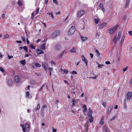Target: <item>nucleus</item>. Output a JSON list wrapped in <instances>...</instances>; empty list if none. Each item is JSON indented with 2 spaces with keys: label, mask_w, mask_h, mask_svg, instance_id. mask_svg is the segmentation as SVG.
I'll use <instances>...</instances> for the list:
<instances>
[{
  "label": "nucleus",
  "mask_w": 132,
  "mask_h": 132,
  "mask_svg": "<svg viewBox=\"0 0 132 132\" xmlns=\"http://www.w3.org/2000/svg\"><path fill=\"white\" fill-rule=\"evenodd\" d=\"M128 66H127L126 68H124L123 69V71H126L128 69Z\"/></svg>",
  "instance_id": "e433bc0d"
},
{
  "label": "nucleus",
  "mask_w": 132,
  "mask_h": 132,
  "mask_svg": "<svg viewBox=\"0 0 132 132\" xmlns=\"http://www.w3.org/2000/svg\"><path fill=\"white\" fill-rule=\"evenodd\" d=\"M30 93L29 92H27L26 93V96L27 97H29V95Z\"/></svg>",
  "instance_id": "7c9ffc66"
},
{
  "label": "nucleus",
  "mask_w": 132,
  "mask_h": 132,
  "mask_svg": "<svg viewBox=\"0 0 132 132\" xmlns=\"http://www.w3.org/2000/svg\"><path fill=\"white\" fill-rule=\"evenodd\" d=\"M56 129H53V132H56Z\"/></svg>",
  "instance_id": "774afa93"
},
{
  "label": "nucleus",
  "mask_w": 132,
  "mask_h": 132,
  "mask_svg": "<svg viewBox=\"0 0 132 132\" xmlns=\"http://www.w3.org/2000/svg\"><path fill=\"white\" fill-rule=\"evenodd\" d=\"M53 2H54L56 4H58V3L57 2V0H53Z\"/></svg>",
  "instance_id": "37998d69"
},
{
  "label": "nucleus",
  "mask_w": 132,
  "mask_h": 132,
  "mask_svg": "<svg viewBox=\"0 0 132 132\" xmlns=\"http://www.w3.org/2000/svg\"><path fill=\"white\" fill-rule=\"evenodd\" d=\"M99 6L101 8V9H102L104 8L103 5V4L102 3H100L99 4Z\"/></svg>",
  "instance_id": "a878e982"
},
{
  "label": "nucleus",
  "mask_w": 132,
  "mask_h": 132,
  "mask_svg": "<svg viewBox=\"0 0 132 132\" xmlns=\"http://www.w3.org/2000/svg\"><path fill=\"white\" fill-rule=\"evenodd\" d=\"M51 64L52 65H54L55 64V62L53 61H52L51 62Z\"/></svg>",
  "instance_id": "4d7b16f0"
},
{
  "label": "nucleus",
  "mask_w": 132,
  "mask_h": 132,
  "mask_svg": "<svg viewBox=\"0 0 132 132\" xmlns=\"http://www.w3.org/2000/svg\"><path fill=\"white\" fill-rule=\"evenodd\" d=\"M83 108L84 109V110H83V112L84 113H85V112L87 110V109L86 108V105H84L83 106Z\"/></svg>",
  "instance_id": "a211bd4d"
},
{
  "label": "nucleus",
  "mask_w": 132,
  "mask_h": 132,
  "mask_svg": "<svg viewBox=\"0 0 132 132\" xmlns=\"http://www.w3.org/2000/svg\"><path fill=\"white\" fill-rule=\"evenodd\" d=\"M48 2V0H45V2L46 4H47Z\"/></svg>",
  "instance_id": "e2e57ef3"
},
{
  "label": "nucleus",
  "mask_w": 132,
  "mask_h": 132,
  "mask_svg": "<svg viewBox=\"0 0 132 132\" xmlns=\"http://www.w3.org/2000/svg\"><path fill=\"white\" fill-rule=\"evenodd\" d=\"M3 56V55H2L1 53L0 52V57L2 58Z\"/></svg>",
  "instance_id": "052dcab7"
},
{
  "label": "nucleus",
  "mask_w": 132,
  "mask_h": 132,
  "mask_svg": "<svg viewBox=\"0 0 132 132\" xmlns=\"http://www.w3.org/2000/svg\"><path fill=\"white\" fill-rule=\"evenodd\" d=\"M125 38V35H123L122 37L121 42H120V45L121 46H122L124 42V39Z\"/></svg>",
  "instance_id": "ddd939ff"
},
{
  "label": "nucleus",
  "mask_w": 132,
  "mask_h": 132,
  "mask_svg": "<svg viewBox=\"0 0 132 132\" xmlns=\"http://www.w3.org/2000/svg\"><path fill=\"white\" fill-rule=\"evenodd\" d=\"M71 73L72 74H76L77 73L76 72V71H72L71 72Z\"/></svg>",
  "instance_id": "de8ad7c7"
},
{
  "label": "nucleus",
  "mask_w": 132,
  "mask_h": 132,
  "mask_svg": "<svg viewBox=\"0 0 132 132\" xmlns=\"http://www.w3.org/2000/svg\"><path fill=\"white\" fill-rule=\"evenodd\" d=\"M107 24L106 22H104L102 24L100 25L99 26V29H102L103 28L104 26H105Z\"/></svg>",
  "instance_id": "9b49d317"
},
{
  "label": "nucleus",
  "mask_w": 132,
  "mask_h": 132,
  "mask_svg": "<svg viewBox=\"0 0 132 132\" xmlns=\"http://www.w3.org/2000/svg\"><path fill=\"white\" fill-rule=\"evenodd\" d=\"M105 63L107 64H110V62L108 61H106L105 62Z\"/></svg>",
  "instance_id": "603ef678"
},
{
  "label": "nucleus",
  "mask_w": 132,
  "mask_h": 132,
  "mask_svg": "<svg viewBox=\"0 0 132 132\" xmlns=\"http://www.w3.org/2000/svg\"><path fill=\"white\" fill-rule=\"evenodd\" d=\"M20 126L22 127L23 132L28 131L30 129V126L29 124L27 123H25V125L21 124Z\"/></svg>",
  "instance_id": "f257e3e1"
},
{
  "label": "nucleus",
  "mask_w": 132,
  "mask_h": 132,
  "mask_svg": "<svg viewBox=\"0 0 132 132\" xmlns=\"http://www.w3.org/2000/svg\"><path fill=\"white\" fill-rule=\"evenodd\" d=\"M20 63L23 65H24L25 64V61H24L22 60L20 61Z\"/></svg>",
  "instance_id": "c03bdc74"
},
{
  "label": "nucleus",
  "mask_w": 132,
  "mask_h": 132,
  "mask_svg": "<svg viewBox=\"0 0 132 132\" xmlns=\"http://www.w3.org/2000/svg\"><path fill=\"white\" fill-rule=\"evenodd\" d=\"M7 83L8 86H11L12 84V80L11 79H9L7 81Z\"/></svg>",
  "instance_id": "f8f14e48"
},
{
  "label": "nucleus",
  "mask_w": 132,
  "mask_h": 132,
  "mask_svg": "<svg viewBox=\"0 0 132 132\" xmlns=\"http://www.w3.org/2000/svg\"><path fill=\"white\" fill-rule=\"evenodd\" d=\"M132 97V92H128L127 94V98L125 99V101H130V98Z\"/></svg>",
  "instance_id": "39448f33"
},
{
  "label": "nucleus",
  "mask_w": 132,
  "mask_h": 132,
  "mask_svg": "<svg viewBox=\"0 0 132 132\" xmlns=\"http://www.w3.org/2000/svg\"><path fill=\"white\" fill-rule=\"evenodd\" d=\"M72 103L73 105H75V104H76L75 100L74 99H72Z\"/></svg>",
  "instance_id": "b1692460"
},
{
  "label": "nucleus",
  "mask_w": 132,
  "mask_h": 132,
  "mask_svg": "<svg viewBox=\"0 0 132 132\" xmlns=\"http://www.w3.org/2000/svg\"><path fill=\"white\" fill-rule=\"evenodd\" d=\"M64 51H63L60 54L59 56V57H61L63 56V54H64Z\"/></svg>",
  "instance_id": "a19ab883"
},
{
  "label": "nucleus",
  "mask_w": 132,
  "mask_h": 132,
  "mask_svg": "<svg viewBox=\"0 0 132 132\" xmlns=\"http://www.w3.org/2000/svg\"><path fill=\"white\" fill-rule=\"evenodd\" d=\"M30 47H31L32 49H35V47L32 44H30Z\"/></svg>",
  "instance_id": "ea45409f"
},
{
  "label": "nucleus",
  "mask_w": 132,
  "mask_h": 132,
  "mask_svg": "<svg viewBox=\"0 0 132 132\" xmlns=\"http://www.w3.org/2000/svg\"><path fill=\"white\" fill-rule=\"evenodd\" d=\"M48 70L50 72L52 71V69L51 68H48Z\"/></svg>",
  "instance_id": "864d4df0"
},
{
  "label": "nucleus",
  "mask_w": 132,
  "mask_h": 132,
  "mask_svg": "<svg viewBox=\"0 0 132 132\" xmlns=\"http://www.w3.org/2000/svg\"><path fill=\"white\" fill-rule=\"evenodd\" d=\"M100 20L98 18L94 19V21L95 24H98Z\"/></svg>",
  "instance_id": "4468645a"
},
{
  "label": "nucleus",
  "mask_w": 132,
  "mask_h": 132,
  "mask_svg": "<svg viewBox=\"0 0 132 132\" xmlns=\"http://www.w3.org/2000/svg\"><path fill=\"white\" fill-rule=\"evenodd\" d=\"M41 41V39H38L36 41L37 43H38L39 42Z\"/></svg>",
  "instance_id": "338daca9"
},
{
  "label": "nucleus",
  "mask_w": 132,
  "mask_h": 132,
  "mask_svg": "<svg viewBox=\"0 0 132 132\" xmlns=\"http://www.w3.org/2000/svg\"><path fill=\"white\" fill-rule=\"evenodd\" d=\"M97 64L98 65V67L99 68H102V67L104 66V65L103 64H99L98 63H97Z\"/></svg>",
  "instance_id": "5701e85b"
},
{
  "label": "nucleus",
  "mask_w": 132,
  "mask_h": 132,
  "mask_svg": "<svg viewBox=\"0 0 132 132\" xmlns=\"http://www.w3.org/2000/svg\"><path fill=\"white\" fill-rule=\"evenodd\" d=\"M75 29V27L74 26H72L69 30L68 32V34L69 35H71L73 34Z\"/></svg>",
  "instance_id": "20e7f679"
},
{
  "label": "nucleus",
  "mask_w": 132,
  "mask_h": 132,
  "mask_svg": "<svg viewBox=\"0 0 132 132\" xmlns=\"http://www.w3.org/2000/svg\"><path fill=\"white\" fill-rule=\"evenodd\" d=\"M63 71L65 73L67 74L68 72V70L66 69H64L63 70Z\"/></svg>",
  "instance_id": "58836bf2"
},
{
  "label": "nucleus",
  "mask_w": 132,
  "mask_h": 132,
  "mask_svg": "<svg viewBox=\"0 0 132 132\" xmlns=\"http://www.w3.org/2000/svg\"><path fill=\"white\" fill-rule=\"evenodd\" d=\"M97 77V76L95 75V76L94 77H92V78H93L94 79H96V78Z\"/></svg>",
  "instance_id": "0e129e2a"
},
{
  "label": "nucleus",
  "mask_w": 132,
  "mask_h": 132,
  "mask_svg": "<svg viewBox=\"0 0 132 132\" xmlns=\"http://www.w3.org/2000/svg\"><path fill=\"white\" fill-rule=\"evenodd\" d=\"M8 57L9 59H11L13 57V56H10V55H8Z\"/></svg>",
  "instance_id": "6e6d98bb"
},
{
  "label": "nucleus",
  "mask_w": 132,
  "mask_h": 132,
  "mask_svg": "<svg viewBox=\"0 0 132 132\" xmlns=\"http://www.w3.org/2000/svg\"><path fill=\"white\" fill-rule=\"evenodd\" d=\"M23 48L27 52H28L27 48L26 46L23 47Z\"/></svg>",
  "instance_id": "72a5a7b5"
},
{
  "label": "nucleus",
  "mask_w": 132,
  "mask_h": 132,
  "mask_svg": "<svg viewBox=\"0 0 132 132\" xmlns=\"http://www.w3.org/2000/svg\"><path fill=\"white\" fill-rule=\"evenodd\" d=\"M124 106L123 107V108L124 109H126L127 108V106H126V101H125V102H124Z\"/></svg>",
  "instance_id": "473e14b6"
},
{
  "label": "nucleus",
  "mask_w": 132,
  "mask_h": 132,
  "mask_svg": "<svg viewBox=\"0 0 132 132\" xmlns=\"http://www.w3.org/2000/svg\"><path fill=\"white\" fill-rule=\"evenodd\" d=\"M95 53L98 56H100V53H99L98 51L97 50H96L95 51Z\"/></svg>",
  "instance_id": "f704fd0d"
},
{
  "label": "nucleus",
  "mask_w": 132,
  "mask_h": 132,
  "mask_svg": "<svg viewBox=\"0 0 132 132\" xmlns=\"http://www.w3.org/2000/svg\"><path fill=\"white\" fill-rule=\"evenodd\" d=\"M34 64L36 67H40L41 65L39 63H37L35 62L34 63Z\"/></svg>",
  "instance_id": "aec40b11"
},
{
  "label": "nucleus",
  "mask_w": 132,
  "mask_h": 132,
  "mask_svg": "<svg viewBox=\"0 0 132 132\" xmlns=\"http://www.w3.org/2000/svg\"><path fill=\"white\" fill-rule=\"evenodd\" d=\"M2 18H4L5 17V15L4 14H2Z\"/></svg>",
  "instance_id": "680f3d73"
},
{
  "label": "nucleus",
  "mask_w": 132,
  "mask_h": 132,
  "mask_svg": "<svg viewBox=\"0 0 132 132\" xmlns=\"http://www.w3.org/2000/svg\"><path fill=\"white\" fill-rule=\"evenodd\" d=\"M36 51L37 54L38 55L44 53V52L43 51L38 48L36 49Z\"/></svg>",
  "instance_id": "0eeeda50"
},
{
  "label": "nucleus",
  "mask_w": 132,
  "mask_h": 132,
  "mask_svg": "<svg viewBox=\"0 0 132 132\" xmlns=\"http://www.w3.org/2000/svg\"><path fill=\"white\" fill-rule=\"evenodd\" d=\"M119 26V25L117 24L114 27H111L108 30V31L110 34H113L115 31L117 29Z\"/></svg>",
  "instance_id": "f03ea898"
},
{
  "label": "nucleus",
  "mask_w": 132,
  "mask_h": 132,
  "mask_svg": "<svg viewBox=\"0 0 132 132\" xmlns=\"http://www.w3.org/2000/svg\"><path fill=\"white\" fill-rule=\"evenodd\" d=\"M88 114L89 116H91L92 113L93 112L90 109V108L88 109Z\"/></svg>",
  "instance_id": "6ab92c4d"
},
{
  "label": "nucleus",
  "mask_w": 132,
  "mask_h": 132,
  "mask_svg": "<svg viewBox=\"0 0 132 132\" xmlns=\"http://www.w3.org/2000/svg\"><path fill=\"white\" fill-rule=\"evenodd\" d=\"M40 108V106L39 104H38L37 106V109L39 110Z\"/></svg>",
  "instance_id": "3c124183"
},
{
  "label": "nucleus",
  "mask_w": 132,
  "mask_h": 132,
  "mask_svg": "<svg viewBox=\"0 0 132 132\" xmlns=\"http://www.w3.org/2000/svg\"><path fill=\"white\" fill-rule=\"evenodd\" d=\"M47 14L51 15L52 18H54V17L53 15V14L52 13H47Z\"/></svg>",
  "instance_id": "cd10ccee"
},
{
  "label": "nucleus",
  "mask_w": 132,
  "mask_h": 132,
  "mask_svg": "<svg viewBox=\"0 0 132 132\" xmlns=\"http://www.w3.org/2000/svg\"><path fill=\"white\" fill-rule=\"evenodd\" d=\"M59 33V32L58 31H56L54 33V34L56 35L55 36L57 35Z\"/></svg>",
  "instance_id": "2f4dec72"
},
{
  "label": "nucleus",
  "mask_w": 132,
  "mask_h": 132,
  "mask_svg": "<svg viewBox=\"0 0 132 132\" xmlns=\"http://www.w3.org/2000/svg\"><path fill=\"white\" fill-rule=\"evenodd\" d=\"M15 81L16 83H18L20 81V79L19 78V76H15L14 77Z\"/></svg>",
  "instance_id": "6e6552de"
},
{
  "label": "nucleus",
  "mask_w": 132,
  "mask_h": 132,
  "mask_svg": "<svg viewBox=\"0 0 132 132\" xmlns=\"http://www.w3.org/2000/svg\"><path fill=\"white\" fill-rule=\"evenodd\" d=\"M118 108V105H116L114 107V109H117Z\"/></svg>",
  "instance_id": "69168bd1"
},
{
  "label": "nucleus",
  "mask_w": 132,
  "mask_h": 132,
  "mask_svg": "<svg viewBox=\"0 0 132 132\" xmlns=\"http://www.w3.org/2000/svg\"><path fill=\"white\" fill-rule=\"evenodd\" d=\"M34 12H32L31 13V18L32 19H33L34 16Z\"/></svg>",
  "instance_id": "4c0bfd02"
},
{
  "label": "nucleus",
  "mask_w": 132,
  "mask_h": 132,
  "mask_svg": "<svg viewBox=\"0 0 132 132\" xmlns=\"http://www.w3.org/2000/svg\"><path fill=\"white\" fill-rule=\"evenodd\" d=\"M81 58L82 60L84 61L87 66V63H88V61L87 60L85 59V56L83 55L82 56Z\"/></svg>",
  "instance_id": "1a4fd4ad"
},
{
  "label": "nucleus",
  "mask_w": 132,
  "mask_h": 132,
  "mask_svg": "<svg viewBox=\"0 0 132 132\" xmlns=\"http://www.w3.org/2000/svg\"><path fill=\"white\" fill-rule=\"evenodd\" d=\"M9 37V35L8 34L5 35L4 37V39H6L8 38Z\"/></svg>",
  "instance_id": "4be33fe9"
},
{
  "label": "nucleus",
  "mask_w": 132,
  "mask_h": 132,
  "mask_svg": "<svg viewBox=\"0 0 132 132\" xmlns=\"http://www.w3.org/2000/svg\"><path fill=\"white\" fill-rule=\"evenodd\" d=\"M113 108V106L112 105H111L109 106L108 109V113L109 114L111 112V109H112Z\"/></svg>",
  "instance_id": "2eb2a0df"
},
{
  "label": "nucleus",
  "mask_w": 132,
  "mask_h": 132,
  "mask_svg": "<svg viewBox=\"0 0 132 132\" xmlns=\"http://www.w3.org/2000/svg\"><path fill=\"white\" fill-rule=\"evenodd\" d=\"M32 68H34L36 66L34 64V63L32 64Z\"/></svg>",
  "instance_id": "5fc2aeb1"
},
{
  "label": "nucleus",
  "mask_w": 132,
  "mask_h": 132,
  "mask_svg": "<svg viewBox=\"0 0 132 132\" xmlns=\"http://www.w3.org/2000/svg\"><path fill=\"white\" fill-rule=\"evenodd\" d=\"M61 47L60 45H56L55 47V49L56 50H59L60 48Z\"/></svg>",
  "instance_id": "412c9836"
},
{
  "label": "nucleus",
  "mask_w": 132,
  "mask_h": 132,
  "mask_svg": "<svg viewBox=\"0 0 132 132\" xmlns=\"http://www.w3.org/2000/svg\"><path fill=\"white\" fill-rule=\"evenodd\" d=\"M121 33L120 32H118V36H116L113 39V41L115 43H116L120 39Z\"/></svg>",
  "instance_id": "7ed1b4c3"
},
{
  "label": "nucleus",
  "mask_w": 132,
  "mask_h": 132,
  "mask_svg": "<svg viewBox=\"0 0 132 132\" xmlns=\"http://www.w3.org/2000/svg\"><path fill=\"white\" fill-rule=\"evenodd\" d=\"M39 11V9H37L36 11V14H38Z\"/></svg>",
  "instance_id": "a18cd8bd"
},
{
  "label": "nucleus",
  "mask_w": 132,
  "mask_h": 132,
  "mask_svg": "<svg viewBox=\"0 0 132 132\" xmlns=\"http://www.w3.org/2000/svg\"><path fill=\"white\" fill-rule=\"evenodd\" d=\"M93 121L92 118H91L89 119V121L90 122H91Z\"/></svg>",
  "instance_id": "bf43d9fd"
},
{
  "label": "nucleus",
  "mask_w": 132,
  "mask_h": 132,
  "mask_svg": "<svg viewBox=\"0 0 132 132\" xmlns=\"http://www.w3.org/2000/svg\"><path fill=\"white\" fill-rule=\"evenodd\" d=\"M104 122V118H101V120H100V123L101 125H103Z\"/></svg>",
  "instance_id": "f3484780"
},
{
  "label": "nucleus",
  "mask_w": 132,
  "mask_h": 132,
  "mask_svg": "<svg viewBox=\"0 0 132 132\" xmlns=\"http://www.w3.org/2000/svg\"><path fill=\"white\" fill-rule=\"evenodd\" d=\"M22 40L24 42V41H26V39H25V38H24V37H22Z\"/></svg>",
  "instance_id": "49530a36"
},
{
  "label": "nucleus",
  "mask_w": 132,
  "mask_h": 132,
  "mask_svg": "<svg viewBox=\"0 0 132 132\" xmlns=\"http://www.w3.org/2000/svg\"><path fill=\"white\" fill-rule=\"evenodd\" d=\"M42 66L43 68L46 70V71L47 70V68L46 65L45 64H43L42 65Z\"/></svg>",
  "instance_id": "bb28decb"
},
{
  "label": "nucleus",
  "mask_w": 132,
  "mask_h": 132,
  "mask_svg": "<svg viewBox=\"0 0 132 132\" xmlns=\"http://www.w3.org/2000/svg\"><path fill=\"white\" fill-rule=\"evenodd\" d=\"M90 57L91 59H92L93 57V54L91 53H90Z\"/></svg>",
  "instance_id": "8fccbe9b"
},
{
  "label": "nucleus",
  "mask_w": 132,
  "mask_h": 132,
  "mask_svg": "<svg viewBox=\"0 0 132 132\" xmlns=\"http://www.w3.org/2000/svg\"><path fill=\"white\" fill-rule=\"evenodd\" d=\"M16 42L17 43H22V42L20 40H18V41H16Z\"/></svg>",
  "instance_id": "13d9d810"
},
{
  "label": "nucleus",
  "mask_w": 132,
  "mask_h": 132,
  "mask_svg": "<svg viewBox=\"0 0 132 132\" xmlns=\"http://www.w3.org/2000/svg\"><path fill=\"white\" fill-rule=\"evenodd\" d=\"M85 11L84 10H80L78 12L77 16L78 17H80L84 15Z\"/></svg>",
  "instance_id": "423d86ee"
},
{
  "label": "nucleus",
  "mask_w": 132,
  "mask_h": 132,
  "mask_svg": "<svg viewBox=\"0 0 132 132\" xmlns=\"http://www.w3.org/2000/svg\"><path fill=\"white\" fill-rule=\"evenodd\" d=\"M0 70L2 72L4 73V71L3 68L2 67H0Z\"/></svg>",
  "instance_id": "c85d7f7f"
},
{
  "label": "nucleus",
  "mask_w": 132,
  "mask_h": 132,
  "mask_svg": "<svg viewBox=\"0 0 132 132\" xmlns=\"http://www.w3.org/2000/svg\"><path fill=\"white\" fill-rule=\"evenodd\" d=\"M128 33L129 35L132 36V31H129Z\"/></svg>",
  "instance_id": "79ce46f5"
},
{
  "label": "nucleus",
  "mask_w": 132,
  "mask_h": 132,
  "mask_svg": "<svg viewBox=\"0 0 132 132\" xmlns=\"http://www.w3.org/2000/svg\"><path fill=\"white\" fill-rule=\"evenodd\" d=\"M76 50L73 48L71 49L70 51V52L71 53H75L76 52Z\"/></svg>",
  "instance_id": "393cba45"
},
{
  "label": "nucleus",
  "mask_w": 132,
  "mask_h": 132,
  "mask_svg": "<svg viewBox=\"0 0 132 132\" xmlns=\"http://www.w3.org/2000/svg\"><path fill=\"white\" fill-rule=\"evenodd\" d=\"M102 11L103 12V13H104L105 12V10L104 8H103L102 9H101Z\"/></svg>",
  "instance_id": "09e8293b"
},
{
  "label": "nucleus",
  "mask_w": 132,
  "mask_h": 132,
  "mask_svg": "<svg viewBox=\"0 0 132 132\" xmlns=\"http://www.w3.org/2000/svg\"><path fill=\"white\" fill-rule=\"evenodd\" d=\"M46 43H45L44 44H42L40 46V49L44 50L46 49Z\"/></svg>",
  "instance_id": "9d476101"
},
{
  "label": "nucleus",
  "mask_w": 132,
  "mask_h": 132,
  "mask_svg": "<svg viewBox=\"0 0 132 132\" xmlns=\"http://www.w3.org/2000/svg\"><path fill=\"white\" fill-rule=\"evenodd\" d=\"M71 93L72 94H75L76 92H75L74 91V89H72L71 91Z\"/></svg>",
  "instance_id": "c9c22d12"
},
{
  "label": "nucleus",
  "mask_w": 132,
  "mask_h": 132,
  "mask_svg": "<svg viewBox=\"0 0 132 132\" xmlns=\"http://www.w3.org/2000/svg\"><path fill=\"white\" fill-rule=\"evenodd\" d=\"M18 4L19 6H21L22 5V3L21 2V1L20 0L19 1H18Z\"/></svg>",
  "instance_id": "c756f323"
},
{
  "label": "nucleus",
  "mask_w": 132,
  "mask_h": 132,
  "mask_svg": "<svg viewBox=\"0 0 132 132\" xmlns=\"http://www.w3.org/2000/svg\"><path fill=\"white\" fill-rule=\"evenodd\" d=\"M81 38L82 40V42H84L85 41L87 38V37H84L82 36H81Z\"/></svg>",
  "instance_id": "dca6fc26"
}]
</instances>
